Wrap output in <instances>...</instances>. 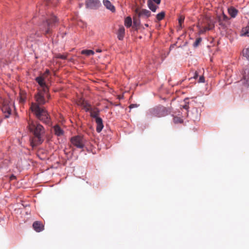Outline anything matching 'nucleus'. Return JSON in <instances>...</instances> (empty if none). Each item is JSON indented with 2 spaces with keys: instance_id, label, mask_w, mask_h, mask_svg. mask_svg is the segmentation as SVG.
<instances>
[{
  "instance_id": "1",
  "label": "nucleus",
  "mask_w": 249,
  "mask_h": 249,
  "mask_svg": "<svg viewBox=\"0 0 249 249\" xmlns=\"http://www.w3.org/2000/svg\"><path fill=\"white\" fill-rule=\"evenodd\" d=\"M48 92L49 90H38L35 97L36 103H32L30 106V109L36 117L46 124L50 123V118L45 108L41 107L40 106L44 105L47 102L45 99V96L48 99L50 98V95Z\"/></svg>"
},
{
  "instance_id": "2",
  "label": "nucleus",
  "mask_w": 249,
  "mask_h": 249,
  "mask_svg": "<svg viewBox=\"0 0 249 249\" xmlns=\"http://www.w3.org/2000/svg\"><path fill=\"white\" fill-rule=\"evenodd\" d=\"M28 127L30 133L33 135L31 142L32 146H36L41 144L44 141V127L37 122L30 119L28 121Z\"/></svg>"
},
{
  "instance_id": "3",
  "label": "nucleus",
  "mask_w": 249,
  "mask_h": 249,
  "mask_svg": "<svg viewBox=\"0 0 249 249\" xmlns=\"http://www.w3.org/2000/svg\"><path fill=\"white\" fill-rule=\"evenodd\" d=\"M45 21H43L42 24L40 25V29L45 35L50 34L53 28L55 26L57 22V19L53 15L47 16Z\"/></svg>"
},
{
  "instance_id": "4",
  "label": "nucleus",
  "mask_w": 249,
  "mask_h": 249,
  "mask_svg": "<svg viewBox=\"0 0 249 249\" xmlns=\"http://www.w3.org/2000/svg\"><path fill=\"white\" fill-rule=\"evenodd\" d=\"M199 33L200 34L205 33L206 31L211 30L214 27V21L211 17L206 15L201 23L197 25Z\"/></svg>"
},
{
  "instance_id": "5",
  "label": "nucleus",
  "mask_w": 249,
  "mask_h": 249,
  "mask_svg": "<svg viewBox=\"0 0 249 249\" xmlns=\"http://www.w3.org/2000/svg\"><path fill=\"white\" fill-rule=\"evenodd\" d=\"M150 114L157 117H162L168 115L167 109L163 106H158L150 110Z\"/></svg>"
},
{
  "instance_id": "6",
  "label": "nucleus",
  "mask_w": 249,
  "mask_h": 249,
  "mask_svg": "<svg viewBox=\"0 0 249 249\" xmlns=\"http://www.w3.org/2000/svg\"><path fill=\"white\" fill-rule=\"evenodd\" d=\"M71 142L77 148L82 149L85 146L86 141L82 136L77 135L72 137Z\"/></svg>"
},
{
  "instance_id": "7",
  "label": "nucleus",
  "mask_w": 249,
  "mask_h": 249,
  "mask_svg": "<svg viewBox=\"0 0 249 249\" xmlns=\"http://www.w3.org/2000/svg\"><path fill=\"white\" fill-rule=\"evenodd\" d=\"M84 107L86 111H90V116L91 117L95 119H96L97 118H99L98 117L99 110L98 108H95L92 109L90 106L87 103H86L85 104H84Z\"/></svg>"
},
{
  "instance_id": "8",
  "label": "nucleus",
  "mask_w": 249,
  "mask_h": 249,
  "mask_svg": "<svg viewBox=\"0 0 249 249\" xmlns=\"http://www.w3.org/2000/svg\"><path fill=\"white\" fill-rule=\"evenodd\" d=\"M136 14L139 18H148L151 16V12L146 9H139L137 8L135 10Z\"/></svg>"
},
{
  "instance_id": "9",
  "label": "nucleus",
  "mask_w": 249,
  "mask_h": 249,
  "mask_svg": "<svg viewBox=\"0 0 249 249\" xmlns=\"http://www.w3.org/2000/svg\"><path fill=\"white\" fill-rule=\"evenodd\" d=\"M1 110L4 114V117L6 118H8L11 114V105H10L7 102L4 101L3 103Z\"/></svg>"
},
{
  "instance_id": "10",
  "label": "nucleus",
  "mask_w": 249,
  "mask_h": 249,
  "mask_svg": "<svg viewBox=\"0 0 249 249\" xmlns=\"http://www.w3.org/2000/svg\"><path fill=\"white\" fill-rule=\"evenodd\" d=\"M161 0H148L147 5L148 8L152 11L156 12L157 9L158 8V6L154 4V2L156 3L157 5L160 4Z\"/></svg>"
},
{
  "instance_id": "11",
  "label": "nucleus",
  "mask_w": 249,
  "mask_h": 249,
  "mask_svg": "<svg viewBox=\"0 0 249 249\" xmlns=\"http://www.w3.org/2000/svg\"><path fill=\"white\" fill-rule=\"evenodd\" d=\"M86 5L87 8L94 9L98 7L100 3L98 0H87Z\"/></svg>"
},
{
  "instance_id": "12",
  "label": "nucleus",
  "mask_w": 249,
  "mask_h": 249,
  "mask_svg": "<svg viewBox=\"0 0 249 249\" xmlns=\"http://www.w3.org/2000/svg\"><path fill=\"white\" fill-rule=\"evenodd\" d=\"M36 81L40 85L41 89L38 90H49L48 88L44 82V79L42 76H39L36 78Z\"/></svg>"
},
{
  "instance_id": "13",
  "label": "nucleus",
  "mask_w": 249,
  "mask_h": 249,
  "mask_svg": "<svg viewBox=\"0 0 249 249\" xmlns=\"http://www.w3.org/2000/svg\"><path fill=\"white\" fill-rule=\"evenodd\" d=\"M34 229L36 232H40L44 230V225L39 221H35L33 224Z\"/></svg>"
},
{
  "instance_id": "14",
  "label": "nucleus",
  "mask_w": 249,
  "mask_h": 249,
  "mask_svg": "<svg viewBox=\"0 0 249 249\" xmlns=\"http://www.w3.org/2000/svg\"><path fill=\"white\" fill-rule=\"evenodd\" d=\"M242 83L246 86L249 85V71L245 70L244 73L243 74V79L242 80Z\"/></svg>"
},
{
  "instance_id": "15",
  "label": "nucleus",
  "mask_w": 249,
  "mask_h": 249,
  "mask_svg": "<svg viewBox=\"0 0 249 249\" xmlns=\"http://www.w3.org/2000/svg\"><path fill=\"white\" fill-rule=\"evenodd\" d=\"M95 122L97 124L96 131L97 132L99 133L102 131L104 127L103 120L100 117L97 118L96 119H95Z\"/></svg>"
},
{
  "instance_id": "16",
  "label": "nucleus",
  "mask_w": 249,
  "mask_h": 249,
  "mask_svg": "<svg viewBox=\"0 0 249 249\" xmlns=\"http://www.w3.org/2000/svg\"><path fill=\"white\" fill-rule=\"evenodd\" d=\"M125 35V29L123 26H120L117 32V37L120 40H122Z\"/></svg>"
},
{
  "instance_id": "17",
  "label": "nucleus",
  "mask_w": 249,
  "mask_h": 249,
  "mask_svg": "<svg viewBox=\"0 0 249 249\" xmlns=\"http://www.w3.org/2000/svg\"><path fill=\"white\" fill-rule=\"evenodd\" d=\"M103 4L107 9L110 10L112 12L115 11V7L108 0H103Z\"/></svg>"
},
{
  "instance_id": "18",
  "label": "nucleus",
  "mask_w": 249,
  "mask_h": 249,
  "mask_svg": "<svg viewBox=\"0 0 249 249\" xmlns=\"http://www.w3.org/2000/svg\"><path fill=\"white\" fill-rule=\"evenodd\" d=\"M53 130L55 135H57V136H62L64 133L63 130L57 124L54 126Z\"/></svg>"
},
{
  "instance_id": "19",
  "label": "nucleus",
  "mask_w": 249,
  "mask_h": 249,
  "mask_svg": "<svg viewBox=\"0 0 249 249\" xmlns=\"http://www.w3.org/2000/svg\"><path fill=\"white\" fill-rule=\"evenodd\" d=\"M228 12L232 18H235L238 13V10L235 8L231 7L228 9Z\"/></svg>"
},
{
  "instance_id": "20",
  "label": "nucleus",
  "mask_w": 249,
  "mask_h": 249,
  "mask_svg": "<svg viewBox=\"0 0 249 249\" xmlns=\"http://www.w3.org/2000/svg\"><path fill=\"white\" fill-rule=\"evenodd\" d=\"M124 25L127 28H129L132 25V19L131 17H127L125 18Z\"/></svg>"
},
{
  "instance_id": "21",
  "label": "nucleus",
  "mask_w": 249,
  "mask_h": 249,
  "mask_svg": "<svg viewBox=\"0 0 249 249\" xmlns=\"http://www.w3.org/2000/svg\"><path fill=\"white\" fill-rule=\"evenodd\" d=\"M140 24V20L139 18L134 17L133 18V27L137 28Z\"/></svg>"
},
{
  "instance_id": "22",
  "label": "nucleus",
  "mask_w": 249,
  "mask_h": 249,
  "mask_svg": "<svg viewBox=\"0 0 249 249\" xmlns=\"http://www.w3.org/2000/svg\"><path fill=\"white\" fill-rule=\"evenodd\" d=\"M82 54H86V55L89 56L90 55H93L94 53L93 51L90 50H83L81 52Z\"/></svg>"
},
{
  "instance_id": "23",
  "label": "nucleus",
  "mask_w": 249,
  "mask_h": 249,
  "mask_svg": "<svg viewBox=\"0 0 249 249\" xmlns=\"http://www.w3.org/2000/svg\"><path fill=\"white\" fill-rule=\"evenodd\" d=\"M165 17V12L162 11L157 15L156 18L158 21L161 20Z\"/></svg>"
},
{
  "instance_id": "24",
  "label": "nucleus",
  "mask_w": 249,
  "mask_h": 249,
  "mask_svg": "<svg viewBox=\"0 0 249 249\" xmlns=\"http://www.w3.org/2000/svg\"><path fill=\"white\" fill-rule=\"evenodd\" d=\"M243 54L249 60V48L244 49L243 50Z\"/></svg>"
},
{
  "instance_id": "25",
  "label": "nucleus",
  "mask_w": 249,
  "mask_h": 249,
  "mask_svg": "<svg viewBox=\"0 0 249 249\" xmlns=\"http://www.w3.org/2000/svg\"><path fill=\"white\" fill-rule=\"evenodd\" d=\"M173 122L175 124H180L183 122V120L180 117H174L173 118Z\"/></svg>"
},
{
  "instance_id": "26",
  "label": "nucleus",
  "mask_w": 249,
  "mask_h": 249,
  "mask_svg": "<svg viewBox=\"0 0 249 249\" xmlns=\"http://www.w3.org/2000/svg\"><path fill=\"white\" fill-rule=\"evenodd\" d=\"M187 100H188L187 99H185L184 100V102H185V105L181 106V107H180L181 108H183L186 110H188L189 109V105H188L189 103L188 102H187Z\"/></svg>"
},
{
  "instance_id": "27",
  "label": "nucleus",
  "mask_w": 249,
  "mask_h": 249,
  "mask_svg": "<svg viewBox=\"0 0 249 249\" xmlns=\"http://www.w3.org/2000/svg\"><path fill=\"white\" fill-rule=\"evenodd\" d=\"M201 40L202 39L200 37L197 38L194 43V46L195 47L198 46Z\"/></svg>"
},
{
  "instance_id": "28",
  "label": "nucleus",
  "mask_w": 249,
  "mask_h": 249,
  "mask_svg": "<svg viewBox=\"0 0 249 249\" xmlns=\"http://www.w3.org/2000/svg\"><path fill=\"white\" fill-rule=\"evenodd\" d=\"M222 18L223 20H225L228 19V18L224 13H223L222 16L221 17H219V22L220 23V25H222V23H221Z\"/></svg>"
},
{
  "instance_id": "29",
  "label": "nucleus",
  "mask_w": 249,
  "mask_h": 249,
  "mask_svg": "<svg viewBox=\"0 0 249 249\" xmlns=\"http://www.w3.org/2000/svg\"><path fill=\"white\" fill-rule=\"evenodd\" d=\"M56 57L62 59H66L67 58V56L64 54H58L57 55Z\"/></svg>"
},
{
  "instance_id": "30",
  "label": "nucleus",
  "mask_w": 249,
  "mask_h": 249,
  "mask_svg": "<svg viewBox=\"0 0 249 249\" xmlns=\"http://www.w3.org/2000/svg\"><path fill=\"white\" fill-rule=\"evenodd\" d=\"M184 20V17H183L181 16L179 18L178 22H179V25L180 27H181V24H182V23L183 22Z\"/></svg>"
},
{
  "instance_id": "31",
  "label": "nucleus",
  "mask_w": 249,
  "mask_h": 249,
  "mask_svg": "<svg viewBox=\"0 0 249 249\" xmlns=\"http://www.w3.org/2000/svg\"><path fill=\"white\" fill-rule=\"evenodd\" d=\"M205 82V78L203 76H201L198 80L199 83H204Z\"/></svg>"
},
{
  "instance_id": "32",
  "label": "nucleus",
  "mask_w": 249,
  "mask_h": 249,
  "mask_svg": "<svg viewBox=\"0 0 249 249\" xmlns=\"http://www.w3.org/2000/svg\"><path fill=\"white\" fill-rule=\"evenodd\" d=\"M138 107V105H137V104H131L129 106V108H132Z\"/></svg>"
},
{
  "instance_id": "33",
  "label": "nucleus",
  "mask_w": 249,
  "mask_h": 249,
  "mask_svg": "<svg viewBox=\"0 0 249 249\" xmlns=\"http://www.w3.org/2000/svg\"><path fill=\"white\" fill-rule=\"evenodd\" d=\"M49 1L48 2V3L49 2L52 3L53 4H55L58 1V0H48Z\"/></svg>"
},
{
  "instance_id": "34",
  "label": "nucleus",
  "mask_w": 249,
  "mask_h": 249,
  "mask_svg": "<svg viewBox=\"0 0 249 249\" xmlns=\"http://www.w3.org/2000/svg\"><path fill=\"white\" fill-rule=\"evenodd\" d=\"M197 77H198V73L197 72V71H195V72L194 73V75L193 76V78L194 79H196Z\"/></svg>"
},
{
  "instance_id": "35",
  "label": "nucleus",
  "mask_w": 249,
  "mask_h": 249,
  "mask_svg": "<svg viewBox=\"0 0 249 249\" xmlns=\"http://www.w3.org/2000/svg\"><path fill=\"white\" fill-rule=\"evenodd\" d=\"M196 112H197V110L196 109ZM194 120H197L198 119V113H196V115L195 117L194 118Z\"/></svg>"
},
{
  "instance_id": "36",
  "label": "nucleus",
  "mask_w": 249,
  "mask_h": 249,
  "mask_svg": "<svg viewBox=\"0 0 249 249\" xmlns=\"http://www.w3.org/2000/svg\"><path fill=\"white\" fill-rule=\"evenodd\" d=\"M245 34L248 36H249V29L246 32Z\"/></svg>"
},
{
  "instance_id": "37",
  "label": "nucleus",
  "mask_w": 249,
  "mask_h": 249,
  "mask_svg": "<svg viewBox=\"0 0 249 249\" xmlns=\"http://www.w3.org/2000/svg\"><path fill=\"white\" fill-rule=\"evenodd\" d=\"M96 52L100 53V52H101L102 51L100 49H97V50H96Z\"/></svg>"
},
{
  "instance_id": "38",
  "label": "nucleus",
  "mask_w": 249,
  "mask_h": 249,
  "mask_svg": "<svg viewBox=\"0 0 249 249\" xmlns=\"http://www.w3.org/2000/svg\"><path fill=\"white\" fill-rule=\"evenodd\" d=\"M45 72H46V73L48 74V73H49L50 71H49V70H47Z\"/></svg>"
},
{
  "instance_id": "39",
  "label": "nucleus",
  "mask_w": 249,
  "mask_h": 249,
  "mask_svg": "<svg viewBox=\"0 0 249 249\" xmlns=\"http://www.w3.org/2000/svg\"><path fill=\"white\" fill-rule=\"evenodd\" d=\"M145 26L146 27H148V24H145Z\"/></svg>"
},
{
  "instance_id": "40",
  "label": "nucleus",
  "mask_w": 249,
  "mask_h": 249,
  "mask_svg": "<svg viewBox=\"0 0 249 249\" xmlns=\"http://www.w3.org/2000/svg\"><path fill=\"white\" fill-rule=\"evenodd\" d=\"M15 178V176H12L11 177V178L12 179V178Z\"/></svg>"
},
{
  "instance_id": "41",
  "label": "nucleus",
  "mask_w": 249,
  "mask_h": 249,
  "mask_svg": "<svg viewBox=\"0 0 249 249\" xmlns=\"http://www.w3.org/2000/svg\"><path fill=\"white\" fill-rule=\"evenodd\" d=\"M21 99V100H22V101H24V99H23L22 98H21V99Z\"/></svg>"
}]
</instances>
